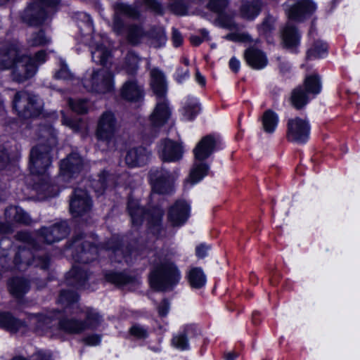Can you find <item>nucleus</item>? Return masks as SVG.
Returning a JSON list of instances; mask_svg holds the SVG:
<instances>
[{
	"label": "nucleus",
	"mask_w": 360,
	"mask_h": 360,
	"mask_svg": "<svg viewBox=\"0 0 360 360\" xmlns=\"http://www.w3.org/2000/svg\"><path fill=\"white\" fill-rule=\"evenodd\" d=\"M40 143L33 147L30 155V170L35 175H44L51 165L52 149L58 143L57 133L51 126L39 128Z\"/></svg>",
	"instance_id": "1"
},
{
	"label": "nucleus",
	"mask_w": 360,
	"mask_h": 360,
	"mask_svg": "<svg viewBox=\"0 0 360 360\" xmlns=\"http://www.w3.org/2000/svg\"><path fill=\"white\" fill-rule=\"evenodd\" d=\"M77 300L78 295L71 290H62L58 299V302L64 306L66 313L77 314L81 312L84 314V319L82 320V322L84 323L85 330L98 328L103 322V316L92 307H87L81 309L77 304Z\"/></svg>",
	"instance_id": "2"
},
{
	"label": "nucleus",
	"mask_w": 360,
	"mask_h": 360,
	"mask_svg": "<svg viewBox=\"0 0 360 360\" xmlns=\"http://www.w3.org/2000/svg\"><path fill=\"white\" fill-rule=\"evenodd\" d=\"M181 274L176 266L169 260L161 262L150 275V283L157 290H167L176 285Z\"/></svg>",
	"instance_id": "3"
},
{
	"label": "nucleus",
	"mask_w": 360,
	"mask_h": 360,
	"mask_svg": "<svg viewBox=\"0 0 360 360\" xmlns=\"http://www.w3.org/2000/svg\"><path fill=\"white\" fill-rule=\"evenodd\" d=\"M118 124L115 115L104 112L99 117L96 130L97 139L103 142L110 150H115L117 143Z\"/></svg>",
	"instance_id": "4"
},
{
	"label": "nucleus",
	"mask_w": 360,
	"mask_h": 360,
	"mask_svg": "<svg viewBox=\"0 0 360 360\" xmlns=\"http://www.w3.org/2000/svg\"><path fill=\"white\" fill-rule=\"evenodd\" d=\"M127 209L134 226H140L143 218L147 216L148 224L154 233L158 234L164 211L159 207L154 208L151 212L146 213L144 209L139 205L138 200L129 198Z\"/></svg>",
	"instance_id": "5"
},
{
	"label": "nucleus",
	"mask_w": 360,
	"mask_h": 360,
	"mask_svg": "<svg viewBox=\"0 0 360 360\" xmlns=\"http://www.w3.org/2000/svg\"><path fill=\"white\" fill-rule=\"evenodd\" d=\"M82 84L86 91L105 94L114 89V79L112 72L105 68L94 70L91 74L83 79Z\"/></svg>",
	"instance_id": "6"
},
{
	"label": "nucleus",
	"mask_w": 360,
	"mask_h": 360,
	"mask_svg": "<svg viewBox=\"0 0 360 360\" xmlns=\"http://www.w3.org/2000/svg\"><path fill=\"white\" fill-rule=\"evenodd\" d=\"M13 103L18 115L25 119L36 117L41 112V105L38 97L25 91L17 92Z\"/></svg>",
	"instance_id": "7"
},
{
	"label": "nucleus",
	"mask_w": 360,
	"mask_h": 360,
	"mask_svg": "<svg viewBox=\"0 0 360 360\" xmlns=\"http://www.w3.org/2000/svg\"><path fill=\"white\" fill-rule=\"evenodd\" d=\"M13 263L15 267L20 271L25 270L32 264L42 269H46L49 266L50 258L47 255H34L33 252L23 245L19 246Z\"/></svg>",
	"instance_id": "8"
},
{
	"label": "nucleus",
	"mask_w": 360,
	"mask_h": 360,
	"mask_svg": "<svg viewBox=\"0 0 360 360\" xmlns=\"http://www.w3.org/2000/svg\"><path fill=\"white\" fill-rule=\"evenodd\" d=\"M172 110L165 96L157 98L156 104L149 116V122L154 131L153 137H156L158 129L163 127L170 119Z\"/></svg>",
	"instance_id": "9"
},
{
	"label": "nucleus",
	"mask_w": 360,
	"mask_h": 360,
	"mask_svg": "<svg viewBox=\"0 0 360 360\" xmlns=\"http://www.w3.org/2000/svg\"><path fill=\"white\" fill-rule=\"evenodd\" d=\"M114 18L112 29L118 35L123 34L124 23L121 16L131 19H138L140 11L134 5H130L124 2H117L113 5Z\"/></svg>",
	"instance_id": "10"
},
{
	"label": "nucleus",
	"mask_w": 360,
	"mask_h": 360,
	"mask_svg": "<svg viewBox=\"0 0 360 360\" xmlns=\"http://www.w3.org/2000/svg\"><path fill=\"white\" fill-rule=\"evenodd\" d=\"M72 245L77 248L76 259L82 263H88L95 259L99 249L93 245V242L86 235L79 234L72 241Z\"/></svg>",
	"instance_id": "11"
},
{
	"label": "nucleus",
	"mask_w": 360,
	"mask_h": 360,
	"mask_svg": "<svg viewBox=\"0 0 360 360\" xmlns=\"http://www.w3.org/2000/svg\"><path fill=\"white\" fill-rule=\"evenodd\" d=\"M31 56L20 55L12 69V79L18 83H22L32 78L37 73V66L31 63Z\"/></svg>",
	"instance_id": "12"
},
{
	"label": "nucleus",
	"mask_w": 360,
	"mask_h": 360,
	"mask_svg": "<svg viewBox=\"0 0 360 360\" xmlns=\"http://www.w3.org/2000/svg\"><path fill=\"white\" fill-rule=\"evenodd\" d=\"M310 133V125L306 119L290 118L287 122V139L299 143L307 141Z\"/></svg>",
	"instance_id": "13"
},
{
	"label": "nucleus",
	"mask_w": 360,
	"mask_h": 360,
	"mask_svg": "<svg viewBox=\"0 0 360 360\" xmlns=\"http://www.w3.org/2000/svg\"><path fill=\"white\" fill-rule=\"evenodd\" d=\"M316 6L310 0H295L285 5V11L290 20L301 22L310 16Z\"/></svg>",
	"instance_id": "14"
},
{
	"label": "nucleus",
	"mask_w": 360,
	"mask_h": 360,
	"mask_svg": "<svg viewBox=\"0 0 360 360\" xmlns=\"http://www.w3.org/2000/svg\"><path fill=\"white\" fill-rule=\"evenodd\" d=\"M153 191L160 194L169 193L173 191L174 177L163 169H153L149 173Z\"/></svg>",
	"instance_id": "15"
},
{
	"label": "nucleus",
	"mask_w": 360,
	"mask_h": 360,
	"mask_svg": "<svg viewBox=\"0 0 360 360\" xmlns=\"http://www.w3.org/2000/svg\"><path fill=\"white\" fill-rule=\"evenodd\" d=\"M84 159L77 153H72L60 163V174L65 180L78 175L84 168Z\"/></svg>",
	"instance_id": "16"
},
{
	"label": "nucleus",
	"mask_w": 360,
	"mask_h": 360,
	"mask_svg": "<svg viewBox=\"0 0 360 360\" xmlns=\"http://www.w3.org/2000/svg\"><path fill=\"white\" fill-rule=\"evenodd\" d=\"M190 205L186 201L176 200L168 210V223L173 227L183 226L190 217Z\"/></svg>",
	"instance_id": "17"
},
{
	"label": "nucleus",
	"mask_w": 360,
	"mask_h": 360,
	"mask_svg": "<svg viewBox=\"0 0 360 360\" xmlns=\"http://www.w3.org/2000/svg\"><path fill=\"white\" fill-rule=\"evenodd\" d=\"M91 200L86 191L78 188L74 191L70 202V210L73 217H80L89 212Z\"/></svg>",
	"instance_id": "18"
},
{
	"label": "nucleus",
	"mask_w": 360,
	"mask_h": 360,
	"mask_svg": "<svg viewBox=\"0 0 360 360\" xmlns=\"http://www.w3.org/2000/svg\"><path fill=\"white\" fill-rule=\"evenodd\" d=\"M229 4V0H210L207 7L212 12L218 14V18L216 20V23L218 25L230 30H233L238 28L233 19L223 14Z\"/></svg>",
	"instance_id": "19"
},
{
	"label": "nucleus",
	"mask_w": 360,
	"mask_h": 360,
	"mask_svg": "<svg viewBox=\"0 0 360 360\" xmlns=\"http://www.w3.org/2000/svg\"><path fill=\"white\" fill-rule=\"evenodd\" d=\"M52 14L43 8L39 3H33L25 9L22 20L30 26L40 25Z\"/></svg>",
	"instance_id": "20"
},
{
	"label": "nucleus",
	"mask_w": 360,
	"mask_h": 360,
	"mask_svg": "<svg viewBox=\"0 0 360 360\" xmlns=\"http://www.w3.org/2000/svg\"><path fill=\"white\" fill-rule=\"evenodd\" d=\"M158 153L164 162H176L181 159L184 151L179 143L166 139L161 141Z\"/></svg>",
	"instance_id": "21"
},
{
	"label": "nucleus",
	"mask_w": 360,
	"mask_h": 360,
	"mask_svg": "<svg viewBox=\"0 0 360 360\" xmlns=\"http://www.w3.org/2000/svg\"><path fill=\"white\" fill-rule=\"evenodd\" d=\"M69 233V228L66 221L56 223L50 227H43L39 233L44 240L51 244L65 238Z\"/></svg>",
	"instance_id": "22"
},
{
	"label": "nucleus",
	"mask_w": 360,
	"mask_h": 360,
	"mask_svg": "<svg viewBox=\"0 0 360 360\" xmlns=\"http://www.w3.org/2000/svg\"><path fill=\"white\" fill-rule=\"evenodd\" d=\"M20 51L19 46L17 44H11L2 46L0 49V69L11 68L20 56Z\"/></svg>",
	"instance_id": "23"
},
{
	"label": "nucleus",
	"mask_w": 360,
	"mask_h": 360,
	"mask_svg": "<svg viewBox=\"0 0 360 360\" xmlns=\"http://www.w3.org/2000/svg\"><path fill=\"white\" fill-rule=\"evenodd\" d=\"M150 155V152L145 148H133L127 151L125 162L131 167L143 166L148 162Z\"/></svg>",
	"instance_id": "24"
},
{
	"label": "nucleus",
	"mask_w": 360,
	"mask_h": 360,
	"mask_svg": "<svg viewBox=\"0 0 360 360\" xmlns=\"http://www.w3.org/2000/svg\"><path fill=\"white\" fill-rule=\"evenodd\" d=\"M216 144L214 138L210 135L203 137L193 149L195 160L203 161L214 151Z\"/></svg>",
	"instance_id": "25"
},
{
	"label": "nucleus",
	"mask_w": 360,
	"mask_h": 360,
	"mask_svg": "<svg viewBox=\"0 0 360 360\" xmlns=\"http://www.w3.org/2000/svg\"><path fill=\"white\" fill-rule=\"evenodd\" d=\"M262 8V0H240L239 14L245 20H252L259 15Z\"/></svg>",
	"instance_id": "26"
},
{
	"label": "nucleus",
	"mask_w": 360,
	"mask_h": 360,
	"mask_svg": "<svg viewBox=\"0 0 360 360\" xmlns=\"http://www.w3.org/2000/svg\"><path fill=\"white\" fill-rule=\"evenodd\" d=\"M5 218L7 221L5 224L13 226L10 223H18L24 225H30L32 221L29 214L21 207L18 206H10L7 207L4 212Z\"/></svg>",
	"instance_id": "27"
},
{
	"label": "nucleus",
	"mask_w": 360,
	"mask_h": 360,
	"mask_svg": "<svg viewBox=\"0 0 360 360\" xmlns=\"http://www.w3.org/2000/svg\"><path fill=\"white\" fill-rule=\"evenodd\" d=\"M121 96L129 101H139L143 97V87L135 80L127 81L121 89Z\"/></svg>",
	"instance_id": "28"
},
{
	"label": "nucleus",
	"mask_w": 360,
	"mask_h": 360,
	"mask_svg": "<svg viewBox=\"0 0 360 360\" xmlns=\"http://www.w3.org/2000/svg\"><path fill=\"white\" fill-rule=\"evenodd\" d=\"M0 326L11 333H23L26 329V325L23 321L7 312H0Z\"/></svg>",
	"instance_id": "29"
},
{
	"label": "nucleus",
	"mask_w": 360,
	"mask_h": 360,
	"mask_svg": "<svg viewBox=\"0 0 360 360\" xmlns=\"http://www.w3.org/2000/svg\"><path fill=\"white\" fill-rule=\"evenodd\" d=\"M245 58L248 65L257 70L264 68L268 63L265 53L255 48L247 49L245 52Z\"/></svg>",
	"instance_id": "30"
},
{
	"label": "nucleus",
	"mask_w": 360,
	"mask_h": 360,
	"mask_svg": "<svg viewBox=\"0 0 360 360\" xmlns=\"http://www.w3.org/2000/svg\"><path fill=\"white\" fill-rule=\"evenodd\" d=\"M52 41L51 36L47 34L44 30H39L28 34L26 43L27 49L44 48L51 44Z\"/></svg>",
	"instance_id": "31"
},
{
	"label": "nucleus",
	"mask_w": 360,
	"mask_h": 360,
	"mask_svg": "<svg viewBox=\"0 0 360 360\" xmlns=\"http://www.w3.org/2000/svg\"><path fill=\"white\" fill-rule=\"evenodd\" d=\"M150 85L157 98L165 96L167 91V84L165 75L158 68L150 70Z\"/></svg>",
	"instance_id": "32"
},
{
	"label": "nucleus",
	"mask_w": 360,
	"mask_h": 360,
	"mask_svg": "<svg viewBox=\"0 0 360 360\" xmlns=\"http://www.w3.org/2000/svg\"><path fill=\"white\" fill-rule=\"evenodd\" d=\"M300 38L297 27L290 23H288L282 31V40L286 48H296L300 44Z\"/></svg>",
	"instance_id": "33"
},
{
	"label": "nucleus",
	"mask_w": 360,
	"mask_h": 360,
	"mask_svg": "<svg viewBox=\"0 0 360 360\" xmlns=\"http://www.w3.org/2000/svg\"><path fill=\"white\" fill-rule=\"evenodd\" d=\"M60 330L68 334H80L85 331L82 320L75 318H64L59 321Z\"/></svg>",
	"instance_id": "34"
},
{
	"label": "nucleus",
	"mask_w": 360,
	"mask_h": 360,
	"mask_svg": "<svg viewBox=\"0 0 360 360\" xmlns=\"http://www.w3.org/2000/svg\"><path fill=\"white\" fill-rule=\"evenodd\" d=\"M309 96L302 86H298L292 91L289 101L295 109L301 110L309 102Z\"/></svg>",
	"instance_id": "35"
},
{
	"label": "nucleus",
	"mask_w": 360,
	"mask_h": 360,
	"mask_svg": "<svg viewBox=\"0 0 360 360\" xmlns=\"http://www.w3.org/2000/svg\"><path fill=\"white\" fill-rule=\"evenodd\" d=\"M127 41L131 45L135 46L141 43L146 36V32L141 25L131 24L124 27Z\"/></svg>",
	"instance_id": "36"
},
{
	"label": "nucleus",
	"mask_w": 360,
	"mask_h": 360,
	"mask_svg": "<svg viewBox=\"0 0 360 360\" xmlns=\"http://www.w3.org/2000/svg\"><path fill=\"white\" fill-rule=\"evenodd\" d=\"M8 289L13 296L20 298L28 292L30 283L27 280L23 278H13L8 283Z\"/></svg>",
	"instance_id": "37"
},
{
	"label": "nucleus",
	"mask_w": 360,
	"mask_h": 360,
	"mask_svg": "<svg viewBox=\"0 0 360 360\" xmlns=\"http://www.w3.org/2000/svg\"><path fill=\"white\" fill-rule=\"evenodd\" d=\"M188 281L193 288L200 289L206 283V276L200 267H191L186 274Z\"/></svg>",
	"instance_id": "38"
},
{
	"label": "nucleus",
	"mask_w": 360,
	"mask_h": 360,
	"mask_svg": "<svg viewBox=\"0 0 360 360\" xmlns=\"http://www.w3.org/2000/svg\"><path fill=\"white\" fill-rule=\"evenodd\" d=\"M209 168L208 165L202 161L195 160L191 169L187 182H190L191 185L198 183L207 174Z\"/></svg>",
	"instance_id": "39"
},
{
	"label": "nucleus",
	"mask_w": 360,
	"mask_h": 360,
	"mask_svg": "<svg viewBox=\"0 0 360 360\" xmlns=\"http://www.w3.org/2000/svg\"><path fill=\"white\" fill-rule=\"evenodd\" d=\"M32 323L35 324L36 330L40 334L48 333L53 326V319L50 316L41 314H33L30 318Z\"/></svg>",
	"instance_id": "40"
},
{
	"label": "nucleus",
	"mask_w": 360,
	"mask_h": 360,
	"mask_svg": "<svg viewBox=\"0 0 360 360\" xmlns=\"http://www.w3.org/2000/svg\"><path fill=\"white\" fill-rule=\"evenodd\" d=\"M98 177V179H94L92 181L91 186L98 195H99L104 193L108 186L113 184V177L105 172H101Z\"/></svg>",
	"instance_id": "41"
},
{
	"label": "nucleus",
	"mask_w": 360,
	"mask_h": 360,
	"mask_svg": "<svg viewBox=\"0 0 360 360\" xmlns=\"http://www.w3.org/2000/svg\"><path fill=\"white\" fill-rule=\"evenodd\" d=\"M87 279L88 276L86 271L77 268H73L68 274L67 283L68 285L80 288L85 284Z\"/></svg>",
	"instance_id": "42"
},
{
	"label": "nucleus",
	"mask_w": 360,
	"mask_h": 360,
	"mask_svg": "<svg viewBox=\"0 0 360 360\" xmlns=\"http://www.w3.org/2000/svg\"><path fill=\"white\" fill-rule=\"evenodd\" d=\"M278 123V115L271 110H266L262 116V127L265 132L272 134Z\"/></svg>",
	"instance_id": "43"
},
{
	"label": "nucleus",
	"mask_w": 360,
	"mask_h": 360,
	"mask_svg": "<svg viewBox=\"0 0 360 360\" xmlns=\"http://www.w3.org/2000/svg\"><path fill=\"white\" fill-rule=\"evenodd\" d=\"M304 90L310 95H316L321 92V84L320 77L317 75H312L305 78L304 86Z\"/></svg>",
	"instance_id": "44"
},
{
	"label": "nucleus",
	"mask_w": 360,
	"mask_h": 360,
	"mask_svg": "<svg viewBox=\"0 0 360 360\" xmlns=\"http://www.w3.org/2000/svg\"><path fill=\"white\" fill-rule=\"evenodd\" d=\"M68 105L71 110L77 114L86 113L91 106L89 101L85 98H70Z\"/></svg>",
	"instance_id": "45"
},
{
	"label": "nucleus",
	"mask_w": 360,
	"mask_h": 360,
	"mask_svg": "<svg viewBox=\"0 0 360 360\" xmlns=\"http://www.w3.org/2000/svg\"><path fill=\"white\" fill-rule=\"evenodd\" d=\"M151 45L155 48L163 46L167 41L165 32L162 27L153 28L149 33Z\"/></svg>",
	"instance_id": "46"
},
{
	"label": "nucleus",
	"mask_w": 360,
	"mask_h": 360,
	"mask_svg": "<svg viewBox=\"0 0 360 360\" xmlns=\"http://www.w3.org/2000/svg\"><path fill=\"white\" fill-rule=\"evenodd\" d=\"M105 279L115 285H123L133 281V278L123 273L108 272L105 275Z\"/></svg>",
	"instance_id": "47"
},
{
	"label": "nucleus",
	"mask_w": 360,
	"mask_h": 360,
	"mask_svg": "<svg viewBox=\"0 0 360 360\" xmlns=\"http://www.w3.org/2000/svg\"><path fill=\"white\" fill-rule=\"evenodd\" d=\"M110 55L109 51L103 45H97L94 50H91L93 60L103 65H105Z\"/></svg>",
	"instance_id": "48"
},
{
	"label": "nucleus",
	"mask_w": 360,
	"mask_h": 360,
	"mask_svg": "<svg viewBox=\"0 0 360 360\" xmlns=\"http://www.w3.org/2000/svg\"><path fill=\"white\" fill-rule=\"evenodd\" d=\"M139 58L134 52H129L124 59L123 68L128 75H134L137 69Z\"/></svg>",
	"instance_id": "49"
},
{
	"label": "nucleus",
	"mask_w": 360,
	"mask_h": 360,
	"mask_svg": "<svg viewBox=\"0 0 360 360\" xmlns=\"http://www.w3.org/2000/svg\"><path fill=\"white\" fill-rule=\"evenodd\" d=\"M328 46L322 41L317 40L314 41L312 47L307 52V58H316L321 57L327 52Z\"/></svg>",
	"instance_id": "50"
},
{
	"label": "nucleus",
	"mask_w": 360,
	"mask_h": 360,
	"mask_svg": "<svg viewBox=\"0 0 360 360\" xmlns=\"http://www.w3.org/2000/svg\"><path fill=\"white\" fill-rule=\"evenodd\" d=\"M172 344L178 349H188L189 347V343L186 330L175 335L172 338Z\"/></svg>",
	"instance_id": "51"
},
{
	"label": "nucleus",
	"mask_w": 360,
	"mask_h": 360,
	"mask_svg": "<svg viewBox=\"0 0 360 360\" xmlns=\"http://www.w3.org/2000/svg\"><path fill=\"white\" fill-rule=\"evenodd\" d=\"M11 245V240L7 238H3L0 240V264L3 268L8 269V248Z\"/></svg>",
	"instance_id": "52"
},
{
	"label": "nucleus",
	"mask_w": 360,
	"mask_h": 360,
	"mask_svg": "<svg viewBox=\"0 0 360 360\" xmlns=\"http://www.w3.org/2000/svg\"><path fill=\"white\" fill-rule=\"evenodd\" d=\"M106 248L112 250V253L115 257V259L119 262H121V260L119 258L117 259V257L122 256L127 263H130L132 262V256L135 257L136 255V252L134 250H131L129 252L124 254L122 249L118 247H113L109 243L107 245Z\"/></svg>",
	"instance_id": "53"
},
{
	"label": "nucleus",
	"mask_w": 360,
	"mask_h": 360,
	"mask_svg": "<svg viewBox=\"0 0 360 360\" xmlns=\"http://www.w3.org/2000/svg\"><path fill=\"white\" fill-rule=\"evenodd\" d=\"M129 333L137 339H145L148 335V330L146 327L136 323L129 329Z\"/></svg>",
	"instance_id": "54"
},
{
	"label": "nucleus",
	"mask_w": 360,
	"mask_h": 360,
	"mask_svg": "<svg viewBox=\"0 0 360 360\" xmlns=\"http://www.w3.org/2000/svg\"><path fill=\"white\" fill-rule=\"evenodd\" d=\"M184 110V116L191 120L199 112L200 106L196 102H191L185 105Z\"/></svg>",
	"instance_id": "55"
},
{
	"label": "nucleus",
	"mask_w": 360,
	"mask_h": 360,
	"mask_svg": "<svg viewBox=\"0 0 360 360\" xmlns=\"http://www.w3.org/2000/svg\"><path fill=\"white\" fill-rule=\"evenodd\" d=\"M63 124L70 128L73 131H79L82 128V120L81 119L72 120L67 117L65 114H63L61 120Z\"/></svg>",
	"instance_id": "56"
},
{
	"label": "nucleus",
	"mask_w": 360,
	"mask_h": 360,
	"mask_svg": "<svg viewBox=\"0 0 360 360\" xmlns=\"http://www.w3.org/2000/svg\"><path fill=\"white\" fill-rule=\"evenodd\" d=\"M48 58L46 50L41 49L37 51L33 56H31V63L37 66V71L39 65L44 63Z\"/></svg>",
	"instance_id": "57"
},
{
	"label": "nucleus",
	"mask_w": 360,
	"mask_h": 360,
	"mask_svg": "<svg viewBox=\"0 0 360 360\" xmlns=\"http://www.w3.org/2000/svg\"><path fill=\"white\" fill-rule=\"evenodd\" d=\"M39 192L43 193L45 197H51L56 195L58 190L55 186L51 185L49 183H46L39 186L37 188Z\"/></svg>",
	"instance_id": "58"
},
{
	"label": "nucleus",
	"mask_w": 360,
	"mask_h": 360,
	"mask_svg": "<svg viewBox=\"0 0 360 360\" xmlns=\"http://www.w3.org/2000/svg\"><path fill=\"white\" fill-rule=\"evenodd\" d=\"M226 39L234 41H250V36L247 33H232L226 36Z\"/></svg>",
	"instance_id": "59"
},
{
	"label": "nucleus",
	"mask_w": 360,
	"mask_h": 360,
	"mask_svg": "<svg viewBox=\"0 0 360 360\" xmlns=\"http://www.w3.org/2000/svg\"><path fill=\"white\" fill-rule=\"evenodd\" d=\"M60 0H39V4L51 14L55 12V7L59 4Z\"/></svg>",
	"instance_id": "60"
},
{
	"label": "nucleus",
	"mask_w": 360,
	"mask_h": 360,
	"mask_svg": "<svg viewBox=\"0 0 360 360\" xmlns=\"http://www.w3.org/2000/svg\"><path fill=\"white\" fill-rule=\"evenodd\" d=\"M274 19L271 17H266L262 23L259 26V30L264 33L271 31L274 27Z\"/></svg>",
	"instance_id": "61"
},
{
	"label": "nucleus",
	"mask_w": 360,
	"mask_h": 360,
	"mask_svg": "<svg viewBox=\"0 0 360 360\" xmlns=\"http://www.w3.org/2000/svg\"><path fill=\"white\" fill-rule=\"evenodd\" d=\"M200 33L202 34V37L198 36H191L190 38L191 42L194 46H198L204 40H208L209 39V33L208 32L202 29L200 30Z\"/></svg>",
	"instance_id": "62"
},
{
	"label": "nucleus",
	"mask_w": 360,
	"mask_h": 360,
	"mask_svg": "<svg viewBox=\"0 0 360 360\" xmlns=\"http://www.w3.org/2000/svg\"><path fill=\"white\" fill-rule=\"evenodd\" d=\"M171 9L174 13L180 15H186L187 13L186 6L184 4L177 1L172 4Z\"/></svg>",
	"instance_id": "63"
},
{
	"label": "nucleus",
	"mask_w": 360,
	"mask_h": 360,
	"mask_svg": "<svg viewBox=\"0 0 360 360\" xmlns=\"http://www.w3.org/2000/svg\"><path fill=\"white\" fill-rule=\"evenodd\" d=\"M101 337L97 334H92L83 339V342L89 346H96L100 344Z\"/></svg>",
	"instance_id": "64"
}]
</instances>
